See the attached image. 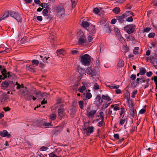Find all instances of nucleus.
Instances as JSON below:
<instances>
[{"label": "nucleus", "mask_w": 157, "mask_h": 157, "mask_svg": "<svg viewBox=\"0 0 157 157\" xmlns=\"http://www.w3.org/2000/svg\"><path fill=\"white\" fill-rule=\"evenodd\" d=\"M78 44L79 45H83L85 43H87V40L83 32L81 30H79L77 33Z\"/></svg>", "instance_id": "f257e3e1"}, {"label": "nucleus", "mask_w": 157, "mask_h": 157, "mask_svg": "<svg viewBox=\"0 0 157 157\" xmlns=\"http://www.w3.org/2000/svg\"><path fill=\"white\" fill-rule=\"evenodd\" d=\"M131 15L134 16L133 13L131 11H126L122 15H118L116 16V18L119 22L123 23L125 21V18Z\"/></svg>", "instance_id": "f03ea898"}, {"label": "nucleus", "mask_w": 157, "mask_h": 157, "mask_svg": "<svg viewBox=\"0 0 157 157\" xmlns=\"http://www.w3.org/2000/svg\"><path fill=\"white\" fill-rule=\"evenodd\" d=\"M54 10L57 13L58 16L59 17H64L65 14V9L63 6L62 4H59L56 6L54 8Z\"/></svg>", "instance_id": "7ed1b4c3"}, {"label": "nucleus", "mask_w": 157, "mask_h": 157, "mask_svg": "<svg viewBox=\"0 0 157 157\" xmlns=\"http://www.w3.org/2000/svg\"><path fill=\"white\" fill-rule=\"evenodd\" d=\"M90 58V56L88 54H84L80 57V62L82 64L85 66H88L91 61Z\"/></svg>", "instance_id": "20e7f679"}, {"label": "nucleus", "mask_w": 157, "mask_h": 157, "mask_svg": "<svg viewBox=\"0 0 157 157\" xmlns=\"http://www.w3.org/2000/svg\"><path fill=\"white\" fill-rule=\"evenodd\" d=\"M136 28L135 25L130 24L127 25L124 27V30L129 34H131L134 32Z\"/></svg>", "instance_id": "39448f33"}, {"label": "nucleus", "mask_w": 157, "mask_h": 157, "mask_svg": "<svg viewBox=\"0 0 157 157\" xmlns=\"http://www.w3.org/2000/svg\"><path fill=\"white\" fill-rule=\"evenodd\" d=\"M10 16L15 18L18 22H21L22 21L21 17L17 12L15 11H10Z\"/></svg>", "instance_id": "423d86ee"}, {"label": "nucleus", "mask_w": 157, "mask_h": 157, "mask_svg": "<svg viewBox=\"0 0 157 157\" xmlns=\"http://www.w3.org/2000/svg\"><path fill=\"white\" fill-rule=\"evenodd\" d=\"M99 115L100 116V118L98 119L97 120V121H99L101 120V121H99L97 124V125L98 127H102L103 124H104V114L103 112H100L99 113Z\"/></svg>", "instance_id": "0eeeda50"}, {"label": "nucleus", "mask_w": 157, "mask_h": 157, "mask_svg": "<svg viewBox=\"0 0 157 157\" xmlns=\"http://www.w3.org/2000/svg\"><path fill=\"white\" fill-rule=\"evenodd\" d=\"M97 112L96 110H92L90 111H87L86 116L89 119H93L94 117V116Z\"/></svg>", "instance_id": "6e6552de"}, {"label": "nucleus", "mask_w": 157, "mask_h": 157, "mask_svg": "<svg viewBox=\"0 0 157 157\" xmlns=\"http://www.w3.org/2000/svg\"><path fill=\"white\" fill-rule=\"evenodd\" d=\"M94 129V128L93 126H88L84 129L86 133L87 136H89L90 134L93 133Z\"/></svg>", "instance_id": "1a4fd4ad"}, {"label": "nucleus", "mask_w": 157, "mask_h": 157, "mask_svg": "<svg viewBox=\"0 0 157 157\" xmlns=\"http://www.w3.org/2000/svg\"><path fill=\"white\" fill-rule=\"evenodd\" d=\"M65 110L63 108H59L58 109V118L61 120L64 117Z\"/></svg>", "instance_id": "9d476101"}, {"label": "nucleus", "mask_w": 157, "mask_h": 157, "mask_svg": "<svg viewBox=\"0 0 157 157\" xmlns=\"http://www.w3.org/2000/svg\"><path fill=\"white\" fill-rule=\"evenodd\" d=\"M86 72L87 74L91 76H95L97 74L95 70H92L90 67L87 68L86 71Z\"/></svg>", "instance_id": "9b49d317"}, {"label": "nucleus", "mask_w": 157, "mask_h": 157, "mask_svg": "<svg viewBox=\"0 0 157 157\" xmlns=\"http://www.w3.org/2000/svg\"><path fill=\"white\" fill-rule=\"evenodd\" d=\"M0 135L2 137H6L7 138H10L11 136V134L8 133V132L6 130H4L1 132Z\"/></svg>", "instance_id": "f8f14e48"}, {"label": "nucleus", "mask_w": 157, "mask_h": 157, "mask_svg": "<svg viewBox=\"0 0 157 157\" xmlns=\"http://www.w3.org/2000/svg\"><path fill=\"white\" fill-rule=\"evenodd\" d=\"M21 97L28 95L29 92L27 90L26 87L24 88L22 90H21L19 93Z\"/></svg>", "instance_id": "ddd939ff"}, {"label": "nucleus", "mask_w": 157, "mask_h": 157, "mask_svg": "<svg viewBox=\"0 0 157 157\" xmlns=\"http://www.w3.org/2000/svg\"><path fill=\"white\" fill-rule=\"evenodd\" d=\"M57 54L59 56L62 57L63 56L66 54V52L63 49H60L58 50L56 52Z\"/></svg>", "instance_id": "4468645a"}, {"label": "nucleus", "mask_w": 157, "mask_h": 157, "mask_svg": "<svg viewBox=\"0 0 157 157\" xmlns=\"http://www.w3.org/2000/svg\"><path fill=\"white\" fill-rule=\"evenodd\" d=\"M10 15V12L8 11L5 12L3 16L0 18V21H1L5 19L6 18L8 17Z\"/></svg>", "instance_id": "2eb2a0df"}, {"label": "nucleus", "mask_w": 157, "mask_h": 157, "mask_svg": "<svg viewBox=\"0 0 157 157\" xmlns=\"http://www.w3.org/2000/svg\"><path fill=\"white\" fill-rule=\"evenodd\" d=\"M100 23L101 25L106 26L107 28L109 26L108 23L106 19H102L100 21Z\"/></svg>", "instance_id": "dca6fc26"}, {"label": "nucleus", "mask_w": 157, "mask_h": 157, "mask_svg": "<svg viewBox=\"0 0 157 157\" xmlns=\"http://www.w3.org/2000/svg\"><path fill=\"white\" fill-rule=\"evenodd\" d=\"M102 99L108 101L110 102L111 101V98L107 94L106 95H102L101 97Z\"/></svg>", "instance_id": "f3484780"}, {"label": "nucleus", "mask_w": 157, "mask_h": 157, "mask_svg": "<svg viewBox=\"0 0 157 157\" xmlns=\"http://www.w3.org/2000/svg\"><path fill=\"white\" fill-rule=\"evenodd\" d=\"M35 95H34L35 97L38 99H42L43 98V96L42 95L41 93L40 92H36L34 93Z\"/></svg>", "instance_id": "a211bd4d"}, {"label": "nucleus", "mask_w": 157, "mask_h": 157, "mask_svg": "<svg viewBox=\"0 0 157 157\" xmlns=\"http://www.w3.org/2000/svg\"><path fill=\"white\" fill-rule=\"evenodd\" d=\"M96 100L99 104H102L103 102V100L99 95H97L96 98Z\"/></svg>", "instance_id": "6ab92c4d"}, {"label": "nucleus", "mask_w": 157, "mask_h": 157, "mask_svg": "<svg viewBox=\"0 0 157 157\" xmlns=\"http://www.w3.org/2000/svg\"><path fill=\"white\" fill-rule=\"evenodd\" d=\"M130 112L131 115L133 117L136 115V112L135 109L134 108L130 109Z\"/></svg>", "instance_id": "aec40b11"}, {"label": "nucleus", "mask_w": 157, "mask_h": 157, "mask_svg": "<svg viewBox=\"0 0 157 157\" xmlns=\"http://www.w3.org/2000/svg\"><path fill=\"white\" fill-rule=\"evenodd\" d=\"M40 6L43 8L44 7L45 8V9H48L49 10L50 9V8L49 7V5L48 3L44 2L42 3Z\"/></svg>", "instance_id": "412c9836"}, {"label": "nucleus", "mask_w": 157, "mask_h": 157, "mask_svg": "<svg viewBox=\"0 0 157 157\" xmlns=\"http://www.w3.org/2000/svg\"><path fill=\"white\" fill-rule=\"evenodd\" d=\"M111 108H113L114 111L118 110L120 109V107L118 104L112 105H111Z\"/></svg>", "instance_id": "4be33fe9"}, {"label": "nucleus", "mask_w": 157, "mask_h": 157, "mask_svg": "<svg viewBox=\"0 0 157 157\" xmlns=\"http://www.w3.org/2000/svg\"><path fill=\"white\" fill-rule=\"evenodd\" d=\"M112 11L116 14H118L120 12L121 10L119 8L116 7L113 9Z\"/></svg>", "instance_id": "5701e85b"}, {"label": "nucleus", "mask_w": 157, "mask_h": 157, "mask_svg": "<svg viewBox=\"0 0 157 157\" xmlns=\"http://www.w3.org/2000/svg\"><path fill=\"white\" fill-rule=\"evenodd\" d=\"M146 72V70L145 68L141 67L140 68L139 73L140 75H144Z\"/></svg>", "instance_id": "b1692460"}, {"label": "nucleus", "mask_w": 157, "mask_h": 157, "mask_svg": "<svg viewBox=\"0 0 157 157\" xmlns=\"http://www.w3.org/2000/svg\"><path fill=\"white\" fill-rule=\"evenodd\" d=\"M112 108H111V107H110L109 108V111L108 112V114L110 116H111L112 117H113L115 116V115L116 113L115 112L114 113H112Z\"/></svg>", "instance_id": "393cba45"}, {"label": "nucleus", "mask_w": 157, "mask_h": 157, "mask_svg": "<svg viewBox=\"0 0 157 157\" xmlns=\"http://www.w3.org/2000/svg\"><path fill=\"white\" fill-rule=\"evenodd\" d=\"M141 81L140 82L141 83L142 82H147V81L148 80V82H149V79H147L146 78V77H142L141 78Z\"/></svg>", "instance_id": "a878e982"}, {"label": "nucleus", "mask_w": 157, "mask_h": 157, "mask_svg": "<svg viewBox=\"0 0 157 157\" xmlns=\"http://www.w3.org/2000/svg\"><path fill=\"white\" fill-rule=\"evenodd\" d=\"M82 25L84 27H87L90 25V23L87 21H83L82 23Z\"/></svg>", "instance_id": "bb28decb"}, {"label": "nucleus", "mask_w": 157, "mask_h": 157, "mask_svg": "<svg viewBox=\"0 0 157 157\" xmlns=\"http://www.w3.org/2000/svg\"><path fill=\"white\" fill-rule=\"evenodd\" d=\"M124 65V61L122 60H120L119 61L118 63H117V66L119 67H123Z\"/></svg>", "instance_id": "cd10ccee"}, {"label": "nucleus", "mask_w": 157, "mask_h": 157, "mask_svg": "<svg viewBox=\"0 0 157 157\" xmlns=\"http://www.w3.org/2000/svg\"><path fill=\"white\" fill-rule=\"evenodd\" d=\"M48 9H44L43 11V15L44 16H48Z\"/></svg>", "instance_id": "c85d7f7f"}, {"label": "nucleus", "mask_w": 157, "mask_h": 157, "mask_svg": "<svg viewBox=\"0 0 157 157\" xmlns=\"http://www.w3.org/2000/svg\"><path fill=\"white\" fill-rule=\"evenodd\" d=\"M2 85L3 87L6 88L8 86V82L7 81H5L2 83Z\"/></svg>", "instance_id": "c756f323"}, {"label": "nucleus", "mask_w": 157, "mask_h": 157, "mask_svg": "<svg viewBox=\"0 0 157 157\" xmlns=\"http://www.w3.org/2000/svg\"><path fill=\"white\" fill-rule=\"evenodd\" d=\"M32 63L33 65H34L37 66L38 65L39 62L38 60H37L33 59L32 61Z\"/></svg>", "instance_id": "7c9ffc66"}, {"label": "nucleus", "mask_w": 157, "mask_h": 157, "mask_svg": "<svg viewBox=\"0 0 157 157\" xmlns=\"http://www.w3.org/2000/svg\"><path fill=\"white\" fill-rule=\"evenodd\" d=\"M28 97L27 98V99L28 100H31L32 99H33L34 101H35L36 99V98L34 96H33L31 95H30L29 96L28 95Z\"/></svg>", "instance_id": "2f4dec72"}, {"label": "nucleus", "mask_w": 157, "mask_h": 157, "mask_svg": "<svg viewBox=\"0 0 157 157\" xmlns=\"http://www.w3.org/2000/svg\"><path fill=\"white\" fill-rule=\"evenodd\" d=\"M86 89L85 86H82L79 88L78 91L81 93H83V91L85 90Z\"/></svg>", "instance_id": "473e14b6"}, {"label": "nucleus", "mask_w": 157, "mask_h": 157, "mask_svg": "<svg viewBox=\"0 0 157 157\" xmlns=\"http://www.w3.org/2000/svg\"><path fill=\"white\" fill-rule=\"evenodd\" d=\"M79 107L80 109H82L83 108L84 102L82 101H80L78 102Z\"/></svg>", "instance_id": "72a5a7b5"}, {"label": "nucleus", "mask_w": 157, "mask_h": 157, "mask_svg": "<svg viewBox=\"0 0 157 157\" xmlns=\"http://www.w3.org/2000/svg\"><path fill=\"white\" fill-rule=\"evenodd\" d=\"M139 49L138 47H136L134 48L133 50V53L135 55L138 54L139 53L138 50Z\"/></svg>", "instance_id": "f704fd0d"}, {"label": "nucleus", "mask_w": 157, "mask_h": 157, "mask_svg": "<svg viewBox=\"0 0 157 157\" xmlns=\"http://www.w3.org/2000/svg\"><path fill=\"white\" fill-rule=\"evenodd\" d=\"M50 119L51 120L54 121L56 120V116L55 114H52L50 116Z\"/></svg>", "instance_id": "c9c22d12"}, {"label": "nucleus", "mask_w": 157, "mask_h": 157, "mask_svg": "<svg viewBox=\"0 0 157 157\" xmlns=\"http://www.w3.org/2000/svg\"><path fill=\"white\" fill-rule=\"evenodd\" d=\"M125 98L127 101L128 103L131 101L130 100V94L128 93V94H127V95L125 96Z\"/></svg>", "instance_id": "e433bc0d"}, {"label": "nucleus", "mask_w": 157, "mask_h": 157, "mask_svg": "<svg viewBox=\"0 0 157 157\" xmlns=\"http://www.w3.org/2000/svg\"><path fill=\"white\" fill-rule=\"evenodd\" d=\"M15 85H17V87H16V88L17 89H19L21 88H22L23 89L24 88L23 85H22L21 86L20 85V84L18 83L17 82H16V84H15Z\"/></svg>", "instance_id": "4c0bfd02"}, {"label": "nucleus", "mask_w": 157, "mask_h": 157, "mask_svg": "<svg viewBox=\"0 0 157 157\" xmlns=\"http://www.w3.org/2000/svg\"><path fill=\"white\" fill-rule=\"evenodd\" d=\"M72 5V7L73 8L75 7L76 4V2H77V0H71Z\"/></svg>", "instance_id": "58836bf2"}, {"label": "nucleus", "mask_w": 157, "mask_h": 157, "mask_svg": "<svg viewBox=\"0 0 157 157\" xmlns=\"http://www.w3.org/2000/svg\"><path fill=\"white\" fill-rule=\"evenodd\" d=\"M94 89L95 90H97L99 89V86L98 84L95 83L94 86Z\"/></svg>", "instance_id": "ea45409f"}, {"label": "nucleus", "mask_w": 157, "mask_h": 157, "mask_svg": "<svg viewBox=\"0 0 157 157\" xmlns=\"http://www.w3.org/2000/svg\"><path fill=\"white\" fill-rule=\"evenodd\" d=\"M125 112V109L124 107H122L121 108V110L120 112V115L121 116L123 114V113Z\"/></svg>", "instance_id": "a19ab883"}, {"label": "nucleus", "mask_w": 157, "mask_h": 157, "mask_svg": "<svg viewBox=\"0 0 157 157\" xmlns=\"http://www.w3.org/2000/svg\"><path fill=\"white\" fill-rule=\"evenodd\" d=\"M112 102V101H111L110 102H109V103H104L103 105H102V106H103V108H104V109H105V108H106L111 103V102Z\"/></svg>", "instance_id": "79ce46f5"}, {"label": "nucleus", "mask_w": 157, "mask_h": 157, "mask_svg": "<svg viewBox=\"0 0 157 157\" xmlns=\"http://www.w3.org/2000/svg\"><path fill=\"white\" fill-rule=\"evenodd\" d=\"M134 39V38L133 36H129L126 38L127 41L132 40Z\"/></svg>", "instance_id": "37998d69"}, {"label": "nucleus", "mask_w": 157, "mask_h": 157, "mask_svg": "<svg viewBox=\"0 0 157 157\" xmlns=\"http://www.w3.org/2000/svg\"><path fill=\"white\" fill-rule=\"evenodd\" d=\"M99 12V9L98 8L96 7L93 10V12L96 14H97Z\"/></svg>", "instance_id": "c03bdc74"}, {"label": "nucleus", "mask_w": 157, "mask_h": 157, "mask_svg": "<svg viewBox=\"0 0 157 157\" xmlns=\"http://www.w3.org/2000/svg\"><path fill=\"white\" fill-rule=\"evenodd\" d=\"M155 35V33H150L148 35V37L150 38H153L154 37Z\"/></svg>", "instance_id": "a18cd8bd"}, {"label": "nucleus", "mask_w": 157, "mask_h": 157, "mask_svg": "<svg viewBox=\"0 0 157 157\" xmlns=\"http://www.w3.org/2000/svg\"><path fill=\"white\" fill-rule=\"evenodd\" d=\"M49 58V57H44V58L43 59V61L45 63H48V59Z\"/></svg>", "instance_id": "49530a36"}, {"label": "nucleus", "mask_w": 157, "mask_h": 157, "mask_svg": "<svg viewBox=\"0 0 157 157\" xmlns=\"http://www.w3.org/2000/svg\"><path fill=\"white\" fill-rule=\"evenodd\" d=\"M86 97L88 99L92 97V95L90 93H87L86 94Z\"/></svg>", "instance_id": "de8ad7c7"}, {"label": "nucleus", "mask_w": 157, "mask_h": 157, "mask_svg": "<svg viewBox=\"0 0 157 157\" xmlns=\"http://www.w3.org/2000/svg\"><path fill=\"white\" fill-rule=\"evenodd\" d=\"M114 30L115 33L117 35H119L120 31L117 28H114Z\"/></svg>", "instance_id": "09e8293b"}, {"label": "nucleus", "mask_w": 157, "mask_h": 157, "mask_svg": "<svg viewBox=\"0 0 157 157\" xmlns=\"http://www.w3.org/2000/svg\"><path fill=\"white\" fill-rule=\"evenodd\" d=\"M126 20L128 22H132L133 21V19L132 16H130Z\"/></svg>", "instance_id": "8fccbe9b"}, {"label": "nucleus", "mask_w": 157, "mask_h": 157, "mask_svg": "<svg viewBox=\"0 0 157 157\" xmlns=\"http://www.w3.org/2000/svg\"><path fill=\"white\" fill-rule=\"evenodd\" d=\"M128 106L129 108H130L131 109H132V108H134L133 107V103H132L131 101L128 102Z\"/></svg>", "instance_id": "3c124183"}, {"label": "nucleus", "mask_w": 157, "mask_h": 157, "mask_svg": "<svg viewBox=\"0 0 157 157\" xmlns=\"http://www.w3.org/2000/svg\"><path fill=\"white\" fill-rule=\"evenodd\" d=\"M137 90H134L132 92L131 97L132 98H134L135 97V95L137 93Z\"/></svg>", "instance_id": "603ef678"}, {"label": "nucleus", "mask_w": 157, "mask_h": 157, "mask_svg": "<svg viewBox=\"0 0 157 157\" xmlns=\"http://www.w3.org/2000/svg\"><path fill=\"white\" fill-rule=\"evenodd\" d=\"M151 29V28L149 27H147L144 29V32L147 33L149 32Z\"/></svg>", "instance_id": "864d4df0"}, {"label": "nucleus", "mask_w": 157, "mask_h": 157, "mask_svg": "<svg viewBox=\"0 0 157 157\" xmlns=\"http://www.w3.org/2000/svg\"><path fill=\"white\" fill-rule=\"evenodd\" d=\"M126 121L125 119H121L120 120L119 124L121 125L123 124Z\"/></svg>", "instance_id": "5fc2aeb1"}, {"label": "nucleus", "mask_w": 157, "mask_h": 157, "mask_svg": "<svg viewBox=\"0 0 157 157\" xmlns=\"http://www.w3.org/2000/svg\"><path fill=\"white\" fill-rule=\"evenodd\" d=\"M48 148L47 147H45L44 146L40 148V150L41 151H45L47 150Z\"/></svg>", "instance_id": "6e6d98bb"}, {"label": "nucleus", "mask_w": 157, "mask_h": 157, "mask_svg": "<svg viewBox=\"0 0 157 157\" xmlns=\"http://www.w3.org/2000/svg\"><path fill=\"white\" fill-rule=\"evenodd\" d=\"M44 126H45L46 128L49 127L50 126H51V123H44Z\"/></svg>", "instance_id": "4d7b16f0"}, {"label": "nucleus", "mask_w": 157, "mask_h": 157, "mask_svg": "<svg viewBox=\"0 0 157 157\" xmlns=\"http://www.w3.org/2000/svg\"><path fill=\"white\" fill-rule=\"evenodd\" d=\"M118 38L119 39V40L121 42H123L124 41V39L120 35H118Z\"/></svg>", "instance_id": "13d9d810"}, {"label": "nucleus", "mask_w": 157, "mask_h": 157, "mask_svg": "<svg viewBox=\"0 0 157 157\" xmlns=\"http://www.w3.org/2000/svg\"><path fill=\"white\" fill-rule=\"evenodd\" d=\"M49 156L50 157H59V156H58L55 155L53 153H51L50 154H49Z\"/></svg>", "instance_id": "bf43d9fd"}, {"label": "nucleus", "mask_w": 157, "mask_h": 157, "mask_svg": "<svg viewBox=\"0 0 157 157\" xmlns=\"http://www.w3.org/2000/svg\"><path fill=\"white\" fill-rule=\"evenodd\" d=\"M146 111V110L144 109H141L139 111V113L141 114L144 113Z\"/></svg>", "instance_id": "052dcab7"}, {"label": "nucleus", "mask_w": 157, "mask_h": 157, "mask_svg": "<svg viewBox=\"0 0 157 157\" xmlns=\"http://www.w3.org/2000/svg\"><path fill=\"white\" fill-rule=\"evenodd\" d=\"M93 39V37L92 36H88L87 37V39H86L87 40V43L91 42Z\"/></svg>", "instance_id": "680f3d73"}, {"label": "nucleus", "mask_w": 157, "mask_h": 157, "mask_svg": "<svg viewBox=\"0 0 157 157\" xmlns=\"http://www.w3.org/2000/svg\"><path fill=\"white\" fill-rule=\"evenodd\" d=\"M154 81L155 82L156 88V89H157V76H154Z\"/></svg>", "instance_id": "e2e57ef3"}, {"label": "nucleus", "mask_w": 157, "mask_h": 157, "mask_svg": "<svg viewBox=\"0 0 157 157\" xmlns=\"http://www.w3.org/2000/svg\"><path fill=\"white\" fill-rule=\"evenodd\" d=\"M11 51V49L10 48H7L6 49H5L4 51H1L0 52L1 53H2L4 52H6V53H9V52Z\"/></svg>", "instance_id": "0e129e2a"}, {"label": "nucleus", "mask_w": 157, "mask_h": 157, "mask_svg": "<svg viewBox=\"0 0 157 157\" xmlns=\"http://www.w3.org/2000/svg\"><path fill=\"white\" fill-rule=\"evenodd\" d=\"M152 73L151 71H149L147 72L146 75L148 77H150L152 76Z\"/></svg>", "instance_id": "69168bd1"}, {"label": "nucleus", "mask_w": 157, "mask_h": 157, "mask_svg": "<svg viewBox=\"0 0 157 157\" xmlns=\"http://www.w3.org/2000/svg\"><path fill=\"white\" fill-rule=\"evenodd\" d=\"M71 52L72 54H73V55H75L78 52V51L77 50H71Z\"/></svg>", "instance_id": "338daca9"}, {"label": "nucleus", "mask_w": 157, "mask_h": 157, "mask_svg": "<svg viewBox=\"0 0 157 157\" xmlns=\"http://www.w3.org/2000/svg\"><path fill=\"white\" fill-rule=\"evenodd\" d=\"M36 19L37 20L40 21H41L42 20V17L41 16H38L36 17Z\"/></svg>", "instance_id": "774afa93"}]
</instances>
